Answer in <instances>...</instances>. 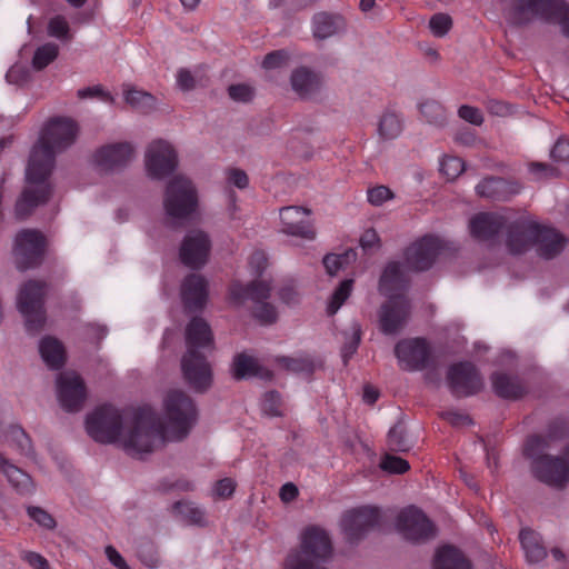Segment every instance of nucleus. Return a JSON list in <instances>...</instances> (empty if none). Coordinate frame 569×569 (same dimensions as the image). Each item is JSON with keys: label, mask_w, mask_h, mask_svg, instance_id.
<instances>
[{"label": "nucleus", "mask_w": 569, "mask_h": 569, "mask_svg": "<svg viewBox=\"0 0 569 569\" xmlns=\"http://www.w3.org/2000/svg\"><path fill=\"white\" fill-rule=\"evenodd\" d=\"M47 241L44 236L32 229L19 231L14 237L13 257L18 269L27 270L40 263Z\"/></svg>", "instance_id": "2eb2a0df"}, {"label": "nucleus", "mask_w": 569, "mask_h": 569, "mask_svg": "<svg viewBox=\"0 0 569 569\" xmlns=\"http://www.w3.org/2000/svg\"><path fill=\"white\" fill-rule=\"evenodd\" d=\"M330 553L331 542L327 532L309 528L303 533L301 549L288 556L284 569H325L319 562Z\"/></svg>", "instance_id": "9b49d317"}, {"label": "nucleus", "mask_w": 569, "mask_h": 569, "mask_svg": "<svg viewBox=\"0 0 569 569\" xmlns=\"http://www.w3.org/2000/svg\"><path fill=\"white\" fill-rule=\"evenodd\" d=\"M44 286L39 281H28L18 296V309L26 320L29 333H37L44 325L46 318L42 309Z\"/></svg>", "instance_id": "ddd939ff"}, {"label": "nucleus", "mask_w": 569, "mask_h": 569, "mask_svg": "<svg viewBox=\"0 0 569 569\" xmlns=\"http://www.w3.org/2000/svg\"><path fill=\"white\" fill-rule=\"evenodd\" d=\"M380 467L389 473H403L410 468L407 460L392 455H386L380 462Z\"/></svg>", "instance_id": "3c124183"}, {"label": "nucleus", "mask_w": 569, "mask_h": 569, "mask_svg": "<svg viewBox=\"0 0 569 569\" xmlns=\"http://www.w3.org/2000/svg\"><path fill=\"white\" fill-rule=\"evenodd\" d=\"M57 397L60 406L67 411H78L87 398L83 380L73 371L60 373L56 381Z\"/></svg>", "instance_id": "aec40b11"}, {"label": "nucleus", "mask_w": 569, "mask_h": 569, "mask_svg": "<svg viewBox=\"0 0 569 569\" xmlns=\"http://www.w3.org/2000/svg\"><path fill=\"white\" fill-rule=\"evenodd\" d=\"M223 181L227 188L246 189L249 186V177L242 169L228 168L223 172Z\"/></svg>", "instance_id": "49530a36"}, {"label": "nucleus", "mask_w": 569, "mask_h": 569, "mask_svg": "<svg viewBox=\"0 0 569 569\" xmlns=\"http://www.w3.org/2000/svg\"><path fill=\"white\" fill-rule=\"evenodd\" d=\"M10 487L20 496L32 495L36 486L32 478L19 467L6 459V463L1 470Z\"/></svg>", "instance_id": "cd10ccee"}, {"label": "nucleus", "mask_w": 569, "mask_h": 569, "mask_svg": "<svg viewBox=\"0 0 569 569\" xmlns=\"http://www.w3.org/2000/svg\"><path fill=\"white\" fill-rule=\"evenodd\" d=\"M134 158V148L129 142H116L100 147L93 154L94 166L103 172L124 168Z\"/></svg>", "instance_id": "4be33fe9"}, {"label": "nucleus", "mask_w": 569, "mask_h": 569, "mask_svg": "<svg viewBox=\"0 0 569 569\" xmlns=\"http://www.w3.org/2000/svg\"><path fill=\"white\" fill-rule=\"evenodd\" d=\"M442 249V242L439 238L425 236L407 248L405 264L393 262L401 267L405 274L407 271H423L433 264ZM405 280L407 281L406 277Z\"/></svg>", "instance_id": "dca6fc26"}, {"label": "nucleus", "mask_w": 569, "mask_h": 569, "mask_svg": "<svg viewBox=\"0 0 569 569\" xmlns=\"http://www.w3.org/2000/svg\"><path fill=\"white\" fill-rule=\"evenodd\" d=\"M77 133L78 127L71 119L56 118L44 124L30 150L26 168L27 187L16 204L19 218L27 217L49 198L47 178L53 168L54 157L74 142Z\"/></svg>", "instance_id": "f257e3e1"}, {"label": "nucleus", "mask_w": 569, "mask_h": 569, "mask_svg": "<svg viewBox=\"0 0 569 569\" xmlns=\"http://www.w3.org/2000/svg\"><path fill=\"white\" fill-rule=\"evenodd\" d=\"M448 382L451 391L457 396L472 395L482 387L480 376L469 362L451 366L448 371Z\"/></svg>", "instance_id": "5701e85b"}, {"label": "nucleus", "mask_w": 569, "mask_h": 569, "mask_svg": "<svg viewBox=\"0 0 569 569\" xmlns=\"http://www.w3.org/2000/svg\"><path fill=\"white\" fill-rule=\"evenodd\" d=\"M405 273L398 263L389 262L379 281V291L388 298L379 312L380 328L386 335H396L409 318V303L403 295Z\"/></svg>", "instance_id": "20e7f679"}, {"label": "nucleus", "mask_w": 569, "mask_h": 569, "mask_svg": "<svg viewBox=\"0 0 569 569\" xmlns=\"http://www.w3.org/2000/svg\"><path fill=\"white\" fill-rule=\"evenodd\" d=\"M280 365L296 373H311L315 370V361L310 355L298 353L291 357L279 358Z\"/></svg>", "instance_id": "e433bc0d"}, {"label": "nucleus", "mask_w": 569, "mask_h": 569, "mask_svg": "<svg viewBox=\"0 0 569 569\" xmlns=\"http://www.w3.org/2000/svg\"><path fill=\"white\" fill-rule=\"evenodd\" d=\"M163 209L166 216L174 222H182L196 213L198 191L189 178L177 176L168 182L163 198Z\"/></svg>", "instance_id": "1a4fd4ad"}, {"label": "nucleus", "mask_w": 569, "mask_h": 569, "mask_svg": "<svg viewBox=\"0 0 569 569\" xmlns=\"http://www.w3.org/2000/svg\"><path fill=\"white\" fill-rule=\"evenodd\" d=\"M288 54L284 51H274L267 54L263 59L262 67L266 70L279 69L287 64Z\"/></svg>", "instance_id": "13d9d810"}, {"label": "nucleus", "mask_w": 569, "mask_h": 569, "mask_svg": "<svg viewBox=\"0 0 569 569\" xmlns=\"http://www.w3.org/2000/svg\"><path fill=\"white\" fill-rule=\"evenodd\" d=\"M396 529L410 541H421L435 536L433 525L415 507L406 508L398 515Z\"/></svg>", "instance_id": "412c9836"}, {"label": "nucleus", "mask_w": 569, "mask_h": 569, "mask_svg": "<svg viewBox=\"0 0 569 569\" xmlns=\"http://www.w3.org/2000/svg\"><path fill=\"white\" fill-rule=\"evenodd\" d=\"M198 413L193 401L180 390H170L163 398L162 420L159 419L168 441L186 438L197 422Z\"/></svg>", "instance_id": "423d86ee"}, {"label": "nucleus", "mask_w": 569, "mask_h": 569, "mask_svg": "<svg viewBox=\"0 0 569 569\" xmlns=\"http://www.w3.org/2000/svg\"><path fill=\"white\" fill-rule=\"evenodd\" d=\"M129 410L112 405H103L92 410L86 419V430L97 442L117 445Z\"/></svg>", "instance_id": "9d476101"}, {"label": "nucleus", "mask_w": 569, "mask_h": 569, "mask_svg": "<svg viewBox=\"0 0 569 569\" xmlns=\"http://www.w3.org/2000/svg\"><path fill=\"white\" fill-rule=\"evenodd\" d=\"M181 297L187 309L202 308L208 297L206 280L199 274L187 277L181 286Z\"/></svg>", "instance_id": "a878e982"}, {"label": "nucleus", "mask_w": 569, "mask_h": 569, "mask_svg": "<svg viewBox=\"0 0 569 569\" xmlns=\"http://www.w3.org/2000/svg\"><path fill=\"white\" fill-rule=\"evenodd\" d=\"M39 352L43 362L50 369H59L66 361V349L53 337H44L40 340Z\"/></svg>", "instance_id": "c85d7f7f"}, {"label": "nucleus", "mask_w": 569, "mask_h": 569, "mask_svg": "<svg viewBox=\"0 0 569 569\" xmlns=\"http://www.w3.org/2000/svg\"><path fill=\"white\" fill-rule=\"evenodd\" d=\"M388 441L393 450L406 451L410 448V443L406 439L403 429L400 426H395L389 430Z\"/></svg>", "instance_id": "6e6d98bb"}, {"label": "nucleus", "mask_w": 569, "mask_h": 569, "mask_svg": "<svg viewBox=\"0 0 569 569\" xmlns=\"http://www.w3.org/2000/svg\"><path fill=\"white\" fill-rule=\"evenodd\" d=\"M562 7V0H515L508 10V20L513 24H522L538 18L556 22Z\"/></svg>", "instance_id": "4468645a"}, {"label": "nucleus", "mask_w": 569, "mask_h": 569, "mask_svg": "<svg viewBox=\"0 0 569 569\" xmlns=\"http://www.w3.org/2000/svg\"><path fill=\"white\" fill-rule=\"evenodd\" d=\"M210 250V236L204 230L192 229L184 236L179 256L183 264L198 269L207 263Z\"/></svg>", "instance_id": "a211bd4d"}, {"label": "nucleus", "mask_w": 569, "mask_h": 569, "mask_svg": "<svg viewBox=\"0 0 569 569\" xmlns=\"http://www.w3.org/2000/svg\"><path fill=\"white\" fill-rule=\"evenodd\" d=\"M229 96L234 101L247 102L253 97V89L248 84H234L229 88Z\"/></svg>", "instance_id": "052dcab7"}, {"label": "nucleus", "mask_w": 569, "mask_h": 569, "mask_svg": "<svg viewBox=\"0 0 569 569\" xmlns=\"http://www.w3.org/2000/svg\"><path fill=\"white\" fill-rule=\"evenodd\" d=\"M268 264V259L262 251H256L251 254L249 266L257 274L261 273Z\"/></svg>", "instance_id": "338daca9"}, {"label": "nucleus", "mask_w": 569, "mask_h": 569, "mask_svg": "<svg viewBox=\"0 0 569 569\" xmlns=\"http://www.w3.org/2000/svg\"><path fill=\"white\" fill-rule=\"evenodd\" d=\"M433 568L470 569V563L458 549L451 546H445L438 549L435 557Z\"/></svg>", "instance_id": "c756f323"}, {"label": "nucleus", "mask_w": 569, "mask_h": 569, "mask_svg": "<svg viewBox=\"0 0 569 569\" xmlns=\"http://www.w3.org/2000/svg\"><path fill=\"white\" fill-rule=\"evenodd\" d=\"M503 217L498 213H480L470 221L471 234L481 240L489 239L503 226Z\"/></svg>", "instance_id": "bb28decb"}, {"label": "nucleus", "mask_w": 569, "mask_h": 569, "mask_svg": "<svg viewBox=\"0 0 569 569\" xmlns=\"http://www.w3.org/2000/svg\"><path fill=\"white\" fill-rule=\"evenodd\" d=\"M395 356L400 369L420 371L431 361V348L422 338H407L397 342Z\"/></svg>", "instance_id": "f3484780"}, {"label": "nucleus", "mask_w": 569, "mask_h": 569, "mask_svg": "<svg viewBox=\"0 0 569 569\" xmlns=\"http://www.w3.org/2000/svg\"><path fill=\"white\" fill-rule=\"evenodd\" d=\"M59 47L54 43H46L39 47L33 56L32 66L37 70L46 68L58 56Z\"/></svg>", "instance_id": "c03bdc74"}, {"label": "nucleus", "mask_w": 569, "mask_h": 569, "mask_svg": "<svg viewBox=\"0 0 569 569\" xmlns=\"http://www.w3.org/2000/svg\"><path fill=\"white\" fill-rule=\"evenodd\" d=\"M519 538L525 551V556L529 562H540L546 558V549L541 545L540 537L537 532L530 529H522L520 531Z\"/></svg>", "instance_id": "7c9ffc66"}, {"label": "nucleus", "mask_w": 569, "mask_h": 569, "mask_svg": "<svg viewBox=\"0 0 569 569\" xmlns=\"http://www.w3.org/2000/svg\"><path fill=\"white\" fill-rule=\"evenodd\" d=\"M23 560L34 569H49V563L40 553L27 551L22 556Z\"/></svg>", "instance_id": "69168bd1"}, {"label": "nucleus", "mask_w": 569, "mask_h": 569, "mask_svg": "<svg viewBox=\"0 0 569 569\" xmlns=\"http://www.w3.org/2000/svg\"><path fill=\"white\" fill-rule=\"evenodd\" d=\"M465 170L463 161L458 157L446 156L440 161V172L449 180L459 177Z\"/></svg>", "instance_id": "a18cd8bd"}, {"label": "nucleus", "mask_w": 569, "mask_h": 569, "mask_svg": "<svg viewBox=\"0 0 569 569\" xmlns=\"http://www.w3.org/2000/svg\"><path fill=\"white\" fill-rule=\"evenodd\" d=\"M213 346L209 325L201 318H193L186 329L187 351L181 369L186 381L196 390L203 391L211 386L212 371L206 353L213 350Z\"/></svg>", "instance_id": "f03ea898"}, {"label": "nucleus", "mask_w": 569, "mask_h": 569, "mask_svg": "<svg viewBox=\"0 0 569 569\" xmlns=\"http://www.w3.org/2000/svg\"><path fill=\"white\" fill-rule=\"evenodd\" d=\"M458 114L461 119L475 126H480L483 122V116L476 107L461 106L458 110Z\"/></svg>", "instance_id": "bf43d9fd"}, {"label": "nucleus", "mask_w": 569, "mask_h": 569, "mask_svg": "<svg viewBox=\"0 0 569 569\" xmlns=\"http://www.w3.org/2000/svg\"><path fill=\"white\" fill-rule=\"evenodd\" d=\"M453 20L450 14L437 12L428 21V30L435 38H445L452 29Z\"/></svg>", "instance_id": "ea45409f"}, {"label": "nucleus", "mask_w": 569, "mask_h": 569, "mask_svg": "<svg viewBox=\"0 0 569 569\" xmlns=\"http://www.w3.org/2000/svg\"><path fill=\"white\" fill-rule=\"evenodd\" d=\"M124 100L141 110H150L156 106V99L150 93L133 88L124 90Z\"/></svg>", "instance_id": "79ce46f5"}, {"label": "nucleus", "mask_w": 569, "mask_h": 569, "mask_svg": "<svg viewBox=\"0 0 569 569\" xmlns=\"http://www.w3.org/2000/svg\"><path fill=\"white\" fill-rule=\"evenodd\" d=\"M270 293L271 286L267 280H257L250 284L233 281L229 287L228 302L239 308L250 300L253 303L254 318L268 325L274 322L278 316L276 308L266 302Z\"/></svg>", "instance_id": "6e6552de"}, {"label": "nucleus", "mask_w": 569, "mask_h": 569, "mask_svg": "<svg viewBox=\"0 0 569 569\" xmlns=\"http://www.w3.org/2000/svg\"><path fill=\"white\" fill-rule=\"evenodd\" d=\"M6 78L10 83L22 84L29 79V71L23 66L14 64L8 70Z\"/></svg>", "instance_id": "680f3d73"}, {"label": "nucleus", "mask_w": 569, "mask_h": 569, "mask_svg": "<svg viewBox=\"0 0 569 569\" xmlns=\"http://www.w3.org/2000/svg\"><path fill=\"white\" fill-rule=\"evenodd\" d=\"M261 410L264 415L277 417L281 415V399L277 392L270 391L264 393L261 401Z\"/></svg>", "instance_id": "8fccbe9b"}, {"label": "nucleus", "mask_w": 569, "mask_h": 569, "mask_svg": "<svg viewBox=\"0 0 569 569\" xmlns=\"http://www.w3.org/2000/svg\"><path fill=\"white\" fill-rule=\"evenodd\" d=\"M360 342V327L357 323H353L350 328L349 335L346 339V342L341 349V355L343 361L347 362L353 353L357 351Z\"/></svg>", "instance_id": "de8ad7c7"}, {"label": "nucleus", "mask_w": 569, "mask_h": 569, "mask_svg": "<svg viewBox=\"0 0 569 569\" xmlns=\"http://www.w3.org/2000/svg\"><path fill=\"white\" fill-rule=\"evenodd\" d=\"M143 163L150 179L162 180L174 172L178 167L177 150L167 140H153L144 150Z\"/></svg>", "instance_id": "f8f14e48"}, {"label": "nucleus", "mask_w": 569, "mask_h": 569, "mask_svg": "<svg viewBox=\"0 0 569 569\" xmlns=\"http://www.w3.org/2000/svg\"><path fill=\"white\" fill-rule=\"evenodd\" d=\"M282 232L307 241L316 239V230L311 219V210L306 207L289 206L280 209Z\"/></svg>", "instance_id": "6ab92c4d"}, {"label": "nucleus", "mask_w": 569, "mask_h": 569, "mask_svg": "<svg viewBox=\"0 0 569 569\" xmlns=\"http://www.w3.org/2000/svg\"><path fill=\"white\" fill-rule=\"evenodd\" d=\"M551 157L556 161L569 160V140L562 138L559 139L551 150Z\"/></svg>", "instance_id": "e2e57ef3"}, {"label": "nucleus", "mask_w": 569, "mask_h": 569, "mask_svg": "<svg viewBox=\"0 0 569 569\" xmlns=\"http://www.w3.org/2000/svg\"><path fill=\"white\" fill-rule=\"evenodd\" d=\"M345 29V21L340 17L319 13L313 19V34L318 39L330 38Z\"/></svg>", "instance_id": "2f4dec72"}, {"label": "nucleus", "mask_w": 569, "mask_h": 569, "mask_svg": "<svg viewBox=\"0 0 569 569\" xmlns=\"http://www.w3.org/2000/svg\"><path fill=\"white\" fill-rule=\"evenodd\" d=\"M174 513L183 521L190 525H204V510L193 502L181 501L173 506Z\"/></svg>", "instance_id": "f704fd0d"}, {"label": "nucleus", "mask_w": 569, "mask_h": 569, "mask_svg": "<svg viewBox=\"0 0 569 569\" xmlns=\"http://www.w3.org/2000/svg\"><path fill=\"white\" fill-rule=\"evenodd\" d=\"M357 253L355 250H347L341 254H328L323 258V264L330 276L346 268L349 263L356 260Z\"/></svg>", "instance_id": "a19ab883"}, {"label": "nucleus", "mask_w": 569, "mask_h": 569, "mask_svg": "<svg viewBox=\"0 0 569 569\" xmlns=\"http://www.w3.org/2000/svg\"><path fill=\"white\" fill-rule=\"evenodd\" d=\"M546 441L539 437H532L526 446V455L531 459V468L535 476L550 486H562L569 480V449L565 458H556L542 453Z\"/></svg>", "instance_id": "0eeeda50"}, {"label": "nucleus", "mask_w": 569, "mask_h": 569, "mask_svg": "<svg viewBox=\"0 0 569 569\" xmlns=\"http://www.w3.org/2000/svg\"><path fill=\"white\" fill-rule=\"evenodd\" d=\"M353 290V280L347 279L340 282L335 289L327 302L326 311L329 316H333L351 296Z\"/></svg>", "instance_id": "4c0bfd02"}, {"label": "nucleus", "mask_w": 569, "mask_h": 569, "mask_svg": "<svg viewBox=\"0 0 569 569\" xmlns=\"http://www.w3.org/2000/svg\"><path fill=\"white\" fill-rule=\"evenodd\" d=\"M508 182L499 178L483 179L476 187V191L479 196L486 198H500L502 197L503 190L507 188Z\"/></svg>", "instance_id": "37998d69"}, {"label": "nucleus", "mask_w": 569, "mask_h": 569, "mask_svg": "<svg viewBox=\"0 0 569 569\" xmlns=\"http://www.w3.org/2000/svg\"><path fill=\"white\" fill-rule=\"evenodd\" d=\"M259 373V365L258 361L247 355L239 353L234 357L232 362V375L237 379H244L258 376Z\"/></svg>", "instance_id": "c9c22d12"}, {"label": "nucleus", "mask_w": 569, "mask_h": 569, "mask_svg": "<svg viewBox=\"0 0 569 569\" xmlns=\"http://www.w3.org/2000/svg\"><path fill=\"white\" fill-rule=\"evenodd\" d=\"M535 247L538 254L550 259L560 253L565 239L553 229L540 226L533 220L515 224L507 238V248L512 254H520Z\"/></svg>", "instance_id": "39448f33"}, {"label": "nucleus", "mask_w": 569, "mask_h": 569, "mask_svg": "<svg viewBox=\"0 0 569 569\" xmlns=\"http://www.w3.org/2000/svg\"><path fill=\"white\" fill-rule=\"evenodd\" d=\"M492 386L495 391L503 398H517L522 393V387L505 375H495Z\"/></svg>", "instance_id": "58836bf2"}, {"label": "nucleus", "mask_w": 569, "mask_h": 569, "mask_svg": "<svg viewBox=\"0 0 569 569\" xmlns=\"http://www.w3.org/2000/svg\"><path fill=\"white\" fill-rule=\"evenodd\" d=\"M377 130L380 139L393 140L401 134L403 121L396 112L386 111L379 118Z\"/></svg>", "instance_id": "473e14b6"}, {"label": "nucleus", "mask_w": 569, "mask_h": 569, "mask_svg": "<svg viewBox=\"0 0 569 569\" xmlns=\"http://www.w3.org/2000/svg\"><path fill=\"white\" fill-rule=\"evenodd\" d=\"M378 521V509L363 507L348 511L342 518L341 527L346 537L352 541L360 538L369 528L376 526Z\"/></svg>", "instance_id": "b1692460"}, {"label": "nucleus", "mask_w": 569, "mask_h": 569, "mask_svg": "<svg viewBox=\"0 0 569 569\" xmlns=\"http://www.w3.org/2000/svg\"><path fill=\"white\" fill-rule=\"evenodd\" d=\"M6 441L17 453L27 458H33L30 438L20 427H10L6 433Z\"/></svg>", "instance_id": "72a5a7b5"}, {"label": "nucleus", "mask_w": 569, "mask_h": 569, "mask_svg": "<svg viewBox=\"0 0 569 569\" xmlns=\"http://www.w3.org/2000/svg\"><path fill=\"white\" fill-rule=\"evenodd\" d=\"M380 239L376 230H366L360 238V246L363 250H373L379 247Z\"/></svg>", "instance_id": "0e129e2a"}, {"label": "nucleus", "mask_w": 569, "mask_h": 569, "mask_svg": "<svg viewBox=\"0 0 569 569\" xmlns=\"http://www.w3.org/2000/svg\"><path fill=\"white\" fill-rule=\"evenodd\" d=\"M48 33L49 36L61 39V40H68L70 39V28L69 23L66 20V18L61 16H57L52 18L48 23Z\"/></svg>", "instance_id": "09e8293b"}, {"label": "nucleus", "mask_w": 569, "mask_h": 569, "mask_svg": "<svg viewBox=\"0 0 569 569\" xmlns=\"http://www.w3.org/2000/svg\"><path fill=\"white\" fill-rule=\"evenodd\" d=\"M29 517L43 528L51 529L54 527L53 518L39 507L28 508Z\"/></svg>", "instance_id": "4d7b16f0"}, {"label": "nucleus", "mask_w": 569, "mask_h": 569, "mask_svg": "<svg viewBox=\"0 0 569 569\" xmlns=\"http://www.w3.org/2000/svg\"><path fill=\"white\" fill-rule=\"evenodd\" d=\"M168 441L159 426L157 413L150 408L129 410L126 427L120 435L117 447L131 457L142 458Z\"/></svg>", "instance_id": "7ed1b4c3"}, {"label": "nucleus", "mask_w": 569, "mask_h": 569, "mask_svg": "<svg viewBox=\"0 0 569 569\" xmlns=\"http://www.w3.org/2000/svg\"><path fill=\"white\" fill-rule=\"evenodd\" d=\"M368 201L372 206H382L385 202L393 198L392 191L386 186H377L367 192Z\"/></svg>", "instance_id": "864d4df0"}, {"label": "nucleus", "mask_w": 569, "mask_h": 569, "mask_svg": "<svg viewBox=\"0 0 569 569\" xmlns=\"http://www.w3.org/2000/svg\"><path fill=\"white\" fill-rule=\"evenodd\" d=\"M290 84L296 94L302 99L315 97L322 88V78L307 68L296 69L290 77Z\"/></svg>", "instance_id": "393cba45"}, {"label": "nucleus", "mask_w": 569, "mask_h": 569, "mask_svg": "<svg viewBox=\"0 0 569 569\" xmlns=\"http://www.w3.org/2000/svg\"><path fill=\"white\" fill-rule=\"evenodd\" d=\"M236 486V481L231 478L220 479L212 487V496L217 499H228L233 495Z\"/></svg>", "instance_id": "5fc2aeb1"}, {"label": "nucleus", "mask_w": 569, "mask_h": 569, "mask_svg": "<svg viewBox=\"0 0 569 569\" xmlns=\"http://www.w3.org/2000/svg\"><path fill=\"white\" fill-rule=\"evenodd\" d=\"M106 556L118 569H130L122 556L112 546L106 547Z\"/></svg>", "instance_id": "774afa93"}, {"label": "nucleus", "mask_w": 569, "mask_h": 569, "mask_svg": "<svg viewBox=\"0 0 569 569\" xmlns=\"http://www.w3.org/2000/svg\"><path fill=\"white\" fill-rule=\"evenodd\" d=\"M420 111L429 123L440 124L443 120L442 107L433 101L420 104Z\"/></svg>", "instance_id": "603ef678"}]
</instances>
